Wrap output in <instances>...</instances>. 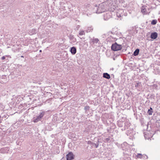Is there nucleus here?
<instances>
[{
  "label": "nucleus",
  "mask_w": 160,
  "mask_h": 160,
  "mask_svg": "<svg viewBox=\"0 0 160 160\" xmlns=\"http://www.w3.org/2000/svg\"><path fill=\"white\" fill-rule=\"evenodd\" d=\"M74 155L72 152L68 153L66 156L67 160H72L74 159Z\"/></svg>",
  "instance_id": "nucleus-4"
},
{
  "label": "nucleus",
  "mask_w": 160,
  "mask_h": 160,
  "mask_svg": "<svg viewBox=\"0 0 160 160\" xmlns=\"http://www.w3.org/2000/svg\"><path fill=\"white\" fill-rule=\"evenodd\" d=\"M99 142V140L98 139V142Z\"/></svg>",
  "instance_id": "nucleus-33"
},
{
  "label": "nucleus",
  "mask_w": 160,
  "mask_h": 160,
  "mask_svg": "<svg viewBox=\"0 0 160 160\" xmlns=\"http://www.w3.org/2000/svg\"><path fill=\"white\" fill-rule=\"evenodd\" d=\"M112 15L111 12L109 11H107L103 15V18L104 20H107L111 18Z\"/></svg>",
  "instance_id": "nucleus-3"
},
{
  "label": "nucleus",
  "mask_w": 160,
  "mask_h": 160,
  "mask_svg": "<svg viewBox=\"0 0 160 160\" xmlns=\"http://www.w3.org/2000/svg\"><path fill=\"white\" fill-rule=\"evenodd\" d=\"M157 22V20H153L151 22V24L152 25H155Z\"/></svg>",
  "instance_id": "nucleus-23"
},
{
  "label": "nucleus",
  "mask_w": 160,
  "mask_h": 160,
  "mask_svg": "<svg viewBox=\"0 0 160 160\" xmlns=\"http://www.w3.org/2000/svg\"><path fill=\"white\" fill-rule=\"evenodd\" d=\"M126 134L128 136H130L132 137L134 134V132L133 129H131L128 130L126 132Z\"/></svg>",
  "instance_id": "nucleus-6"
},
{
  "label": "nucleus",
  "mask_w": 160,
  "mask_h": 160,
  "mask_svg": "<svg viewBox=\"0 0 160 160\" xmlns=\"http://www.w3.org/2000/svg\"><path fill=\"white\" fill-rule=\"evenodd\" d=\"M141 12L143 14H147V9L145 6H143L141 8Z\"/></svg>",
  "instance_id": "nucleus-12"
},
{
  "label": "nucleus",
  "mask_w": 160,
  "mask_h": 160,
  "mask_svg": "<svg viewBox=\"0 0 160 160\" xmlns=\"http://www.w3.org/2000/svg\"><path fill=\"white\" fill-rule=\"evenodd\" d=\"M85 32L83 31H79V35L80 36L82 35H83L85 34Z\"/></svg>",
  "instance_id": "nucleus-21"
},
{
  "label": "nucleus",
  "mask_w": 160,
  "mask_h": 160,
  "mask_svg": "<svg viewBox=\"0 0 160 160\" xmlns=\"http://www.w3.org/2000/svg\"><path fill=\"white\" fill-rule=\"evenodd\" d=\"M5 58V57L4 56H3L2 57L1 59L2 60H4Z\"/></svg>",
  "instance_id": "nucleus-28"
},
{
  "label": "nucleus",
  "mask_w": 160,
  "mask_h": 160,
  "mask_svg": "<svg viewBox=\"0 0 160 160\" xmlns=\"http://www.w3.org/2000/svg\"><path fill=\"white\" fill-rule=\"evenodd\" d=\"M41 119L39 118V117L38 116L36 118H34L33 121L34 122H37L38 121H39L41 120Z\"/></svg>",
  "instance_id": "nucleus-19"
},
{
  "label": "nucleus",
  "mask_w": 160,
  "mask_h": 160,
  "mask_svg": "<svg viewBox=\"0 0 160 160\" xmlns=\"http://www.w3.org/2000/svg\"><path fill=\"white\" fill-rule=\"evenodd\" d=\"M110 140V138H105L104 139V140H103V141L105 142H109Z\"/></svg>",
  "instance_id": "nucleus-25"
},
{
  "label": "nucleus",
  "mask_w": 160,
  "mask_h": 160,
  "mask_svg": "<svg viewBox=\"0 0 160 160\" xmlns=\"http://www.w3.org/2000/svg\"><path fill=\"white\" fill-rule=\"evenodd\" d=\"M152 108H150V109H148V113L149 115L152 114Z\"/></svg>",
  "instance_id": "nucleus-20"
},
{
  "label": "nucleus",
  "mask_w": 160,
  "mask_h": 160,
  "mask_svg": "<svg viewBox=\"0 0 160 160\" xmlns=\"http://www.w3.org/2000/svg\"><path fill=\"white\" fill-rule=\"evenodd\" d=\"M103 78L107 79H109L110 78V75L107 73H104L103 74Z\"/></svg>",
  "instance_id": "nucleus-15"
},
{
  "label": "nucleus",
  "mask_w": 160,
  "mask_h": 160,
  "mask_svg": "<svg viewBox=\"0 0 160 160\" xmlns=\"http://www.w3.org/2000/svg\"><path fill=\"white\" fill-rule=\"evenodd\" d=\"M93 30V28L92 26H90L87 27L85 31L87 33L92 32Z\"/></svg>",
  "instance_id": "nucleus-13"
},
{
  "label": "nucleus",
  "mask_w": 160,
  "mask_h": 160,
  "mask_svg": "<svg viewBox=\"0 0 160 160\" xmlns=\"http://www.w3.org/2000/svg\"><path fill=\"white\" fill-rule=\"evenodd\" d=\"M124 122L121 121H119L118 122V125L119 127H122L124 125Z\"/></svg>",
  "instance_id": "nucleus-18"
},
{
  "label": "nucleus",
  "mask_w": 160,
  "mask_h": 160,
  "mask_svg": "<svg viewBox=\"0 0 160 160\" xmlns=\"http://www.w3.org/2000/svg\"><path fill=\"white\" fill-rule=\"evenodd\" d=\"M158 37V34L156 32H152L151 35V38L152 39H155Z\"/></svg>",
  "instance_id": "nucleus-10"
},
{
  "label": "nucleus",
  "mask_w": 160,
  "mask_h": 160,
  "mask_svg": "<svg viewBox=\"0 0 160 160\" xmlns=\"http://www.w3.org/2000/svg\"><path fill=\"white\" fill-rule=\"evenodd\" d=\"M95 146L96 148H97L98 147V144H95Z\"/></svg>",
  "instance_id": "nucleus-29"
},
{
  "label": "nucleus",
  "mask_w": 160,
  "mask_h": 160,
  "mask_svg": "<svg viewBox=\"0 0 160 160\" xmlns=\"http://www.w3.org/2000/svg\"><path fill=\"white\" fill-rule=\"evenodd\" d=\"M117 16L119 18L121 17V15L120 14V13L118 12H117Z\"/></svg>",
  "instance_id": "nucleus-27"
},
{
  "label": "nucleus",
  "mask_w": 160,
  "mask_h": 160,
  "mask_svg": "<svg viewBox=\"0 0 160 160\" xmlns=\"http://www.w3.org/2000/svg\"><path fill=\"white\" fill-rule=\"evenodd\" d=\"M130 123L128 121H125L124 122V127L123 130H125L126 129L128 128V127L130 126Z\"/></svg>",
  "instance_id": "nucleus-5"
},
{
  "label": "nucleus",
  "mask_w": 160,
  "mask_h": 160,
  "mask_svg": "<svg viewBox=\"0 0 160 160\" xmlns=\"http://www.w3.org/2000/svg\"><path fill=\"white\" fill-rule=\"evenodd\" d=\"M69 38L70 39V42L71 44L75 42L76 41V39L72 35H70L69 36Z\"/></svg>",
  "instance_id": "nucleus-7"
},
{
  "label": "nucleus",
  "mask_w": 160,
  "mask_h": 160,
  "mask_svg": "<svg viewBox=\"0 0 160 160\" xmlns=\"http://www.w3.org/2000/svg\"><path fill=\"white\" fill-rule=\"evenodd\" d=\"M106 10V6L104 5V3L99 4L97 8L96 13H100L104 12Z\"/></svg>",
  "instance_id": "nucleus-1"
},
{
  "label": "nucleus",
  "mask_w": 160,
  "mask_h": 160,
  "mask_svg": "<svg viewBox=\"0 0 160 160\" xmlns=\"http://www.w3.org/2000/svg\"><path fill=\"white\" fill-rule=\"evenodd\" d=\"M37 32V30L35 29H32L29 31V33L30 35H32L35 34Z\"/></svg>",
  "instance_id": "nucleus-11"
},
{
  "label": "nucleus",
  "mask_w": 160,
  "mask_h": 160,
  "mask_svg": "<svg viewBox=\"0 0 160 160\" xmlns=\"http://www.w3.org/2000/svg\"><path fill=\"white\" fill-rule=\"evenodd\" d=\"M139 52V49L138 48H137L134 51L133 55L134 56H137Z\"/></svg>",
  "instance_id": "nucleus-16"
},
{
  "label": "nucleus",
  "mask_w": 160,
  "mask_h": 160,
  "mask_svg": "<svg viewBox=\"0 0 160 160\" xmlns=\"http://www.w3.org/2000/svg\"><path fill=\"white\" fill-rule=\"evenodd\" d=\"M121 45L118 44L116 42L112 44L111 46L112 50L114 51H117L120 50L122 48Z\"/></svg>",
  "instance_id": "nucleus-2"
},
{
  "label": "nucleus",
  "mask_w": 160,
  "mask_h": 160,
  "mask_svg": "<svg viewBox=\"0 0 160 160\" xmlns=\"http://www.w3.org/2000/svg\"><path fill=\"white\" fill-rule=\"evenodd\" d=\"M122 147L123 150H126L128 149V144L126 142H124L122 144Z\"/></svg>",
  "instance_id": "nucleus-8"
},
{
  "label": "nucleus",
  "mask_w": 160,
  "mask_h": 160,
  "mask_svg": "<svg viewBox=\"0 0 160 160\" xmlns=\"http://www.w3.org/2000/svg\"><path fill=\"white\" fill-rule=\"evenodd\" d=\"M70 51L72 54L74 55L76 52V48L75 47H72L71 48Z\"/></svg>",
  "instance_id": "nucleus-14"
},
{
  "label": "nucleus",
  "mask_w": 160,
  "mask_h": 160,
  "mask_svg": "<svg viewBox=\"0 0 160 160\" xmlns=\"http://www.w3.org/2000/svg\"><path fill=\"white\" fill-rule=\"evenodd\" d=\"M152 87L154 88L157 89H158V86L157 84H154L152 85Z\"/></svg>",
  "instance_id": "nucleus-26"
},
{
  "label": "nucleus",
  "mask_w": 160,
  "mask_h": 160,
  "mask_svg": "<svg viewBox=\"0 0 160 160\" xmlns=\"http://www.w3.org/2000/svg\"><path fill=\"white\" fill-rule=\"evenodd\" d=\"M39 52H42V50H40L39 51Z\"/></svg>",
  "instance_id": "nucleus-31"
},
{
  "label": "nucleus",
  "mask_w": 160,
  "mask_h": 160,
  "mask_svg": "<svg viewBox=\"0 0 160 160\" xmlns=\"http://www.w3.org/2000/svg\"><path fill=\"white\" fill-rule=\"evenodd\" d=\"M21 57H23H23H23V56H21Z\"/></svg>",
  "instance_id": "nucleus-32"
},
{
  "label": "nucleus",
  "mask_w": 160,
  "mask_h": 160,
  "mask_svg": "<svg viewBox=\"0 0 160 160\" xmlns=\"http://www.w3.org/2000/svg\"><path fill=\"white\" fill-rule=\"evenodd\" d=\"M99 41V39L97 38H92L90 39V43L94 44L97 43Z\"/></svg>",
  "instance_id": "nucleus-9"
},
{
  "label": "nucleus",
  "mask_w": 160,
  "mask_h": 160,
  "mask_svg": "<svg viewBox=\"0 0 160 160\" xmlns=\"http://www.w3.org/2000/svg\"><path fill=\"white\" fill-rule=\"evenodd\" d=\"M45 112L44 111H42L40 113V115L38 116L39 118H40V119H41V118L43 117L44 115L45 114Z\"/></svg>",
  "instance_id": "nucleus-17"
},
{
  "label": "nucleus",
  "mask_w": 160,
  "mask_h": 160,
  "mask_svg": "<svg viewBox=\"0 0 160 160\" xmlns=\"http://www.w3.org/2000/svg\"><path fill=\"white\" fill-rule=\"evenodd\" d=\"M140 85H141L140 82H137L135 84V86L136 88H137L139 87L140 86Z\"/></svg>",
  "instance_id": "nucleus-22"
},
{
  "label": "nucleus",
  "mask_w": 160,
  "mask_h": 160,
  "mask_svg": "<svg viewBox=\"0 0 160 160\" xmlns=\"http://www.w3.org/2000/svg\"><path fill=\"white\" fill-rule=\"evenodd\" d=\"M137 157L138 158H142V155L141 154L138 153L137 154Z\"/></svg>",
  "instance_id": "nucleus-24"
},
{
  "label": "nucleus",
  "mask_w": 160,
  "mask_h": 160,
  "mask_svg": "<svg viewBox=\"0 0 160 160\" xmlns=\"http://www.w3.org/2000/svg\"><path fill=\"white\" fill-rule=\"evenodd\" d=\"M122 10H120V11H119V12H122Z\"/></svg>",
  "instance_id": "nucleus-30"
}]
</instances>
